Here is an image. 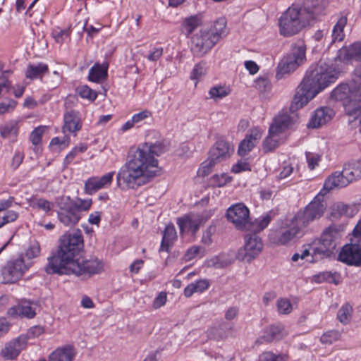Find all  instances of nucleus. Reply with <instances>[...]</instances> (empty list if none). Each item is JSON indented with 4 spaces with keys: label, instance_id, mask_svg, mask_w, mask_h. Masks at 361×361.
I'll list each match as a JSON object with an SVG mask.
<instances>
[{
    "label": "nucleus",
    "instance_id": "nucleus-1",
    "mask_svg": "<svg viewBox=\"0 0 361 361\" xmlns=\"http://www.w3.org/2000/svg\"><path fill=\"white\" fill-rule=\"evenodd\" d=\"M166 150L164 141L145 142L138 147H131L126 163L117 173V185L122 190H135L159 176L161 169L155 157Z\"/></svg>",
    "mask_w": 361,
    "mask_h": 361
},
{
    "label": "nucleus",
    "instance_id": "nucleus-2",
    "mask_svg": "<svg viewBox=\"0 0 361 361\" xmlns=\"http://www.w3.org/2000/svg\"><path fill=\"white\" fill-rule=\"evenodd\" d=\"M339 71L332 65L320 61L312 65L298 87L290 109H298L306 105L318 93L338 78Z\"/></svg>",
    "mask_w": 361,
    "mask_h": 361
},
{
    "label": "nucleus",
    "instance_id": "nucleus-3",
    "mask_svg": "<svg viewBox=\"0 0 361 361\" xmlns=\"http://www.w3.org/2000/svg\"><path fill=\"white\" fill-rule=\"evenodd\" d=\"M324 9L321 0H306L301 7L293 5L280 17L279 32L284 37H290L300 32L310 25Z\"/></svg>",
    "mask_w": 361,
    "mask_h": 361
},
{
    "label": "nucleus",
    "instance_id": "nucleus-4",
    "mask_svg": "<svg viewBox=\"0 0 361 361\" xmlns=\"http://www.w3.org/2000/svg\"><path fill=\"white\" fill-rule=\"evenodd\" d=\"M83 248V237L81 231L78 230L63 234L56 253L49 257L45 267L47 274L62 275L67 273L68 267L74 262Z\"/></svg>",
    "mask_w": 361,
    "mask_h": 361
},
{
    "label": "nucleus",
    "instance_id": "nucleus-5",
    "mask_svg": "<svg viewBox=\"0 0 361 361\" xmlns=\"http://www.w3.org/2000/svg\"><path fill=\"white\" fill-rule=\"evenodd\" d=\"M295 121V117L287 113L276 116L269 126L268 135L262 142V151L269 153L275 150L283 141V133L291 128Z\"/></svg>",
    "mask_w": 361,
    "mask_h": 361
},
{
    "label": "nucleus",
    "instance_id": "nucleus-6",
    "mask_svg": "<svg viewBox=\"0 0 361 361\" xmlns=\"http://www.w3.org/2000/svg\"><path fill=\"white\" fill-rule=\"evenodd\" d=\"M340 237V231L335 226H330L326 228L320 238L310 245L312 259L308 261L314 262L329 257L336 248V241Z\"/></svg>",
    "mask_w": 361,
    "mask_h": 361
},
{
    "label": "nucleus",
    "instance_id": "nucleus-7",
    "mask_svg": "<svg viewBox=\"0 0 361 361\" xmlns=\"http://www.w3.org/2000/svg\"><path fill=\"white\" fill-rule=\"evenodd\" d=\"M306 61V46L303 42H298L291 51L284 56L278 63L276 77L280 80L293 73Z\"/></svg>",
    "mask_w": 361,
    "mask_h": 361
},
{
    "label": "nucleus",
    "instance_id": "nucleus-8",
    "mask_svg": "<svg viewBox=\"0 0 361 361\" xmlns=\"http://www.w3.org/2000/svg\"><path fill=\"white\" fill-rule=\"evenodd\" d=\"M338 259L348 265L361 266V219L352 232L350 243L342 247Z\"/></svg>",
    "mask_w": 361,
    "mask_h": 361
},
{
    "label": "nucleus",
    "instance_id": "nucleus-9",
    "mask_svg": "<svg viewBox=\"0 0 361 361\" xmlns=\"http://www.w3.org/2000/svg\"><path fill=\"white\" fill-rule=\"evenodd\" d=\"M56 204L58 207V219L62 224L73 226L78 223L81 214L78 212L76 201L69 196H62L56 198Z\"/></svg>",
    "mask_w": 361,
    "mask_h": 361
},
{
    "label": "nucleus",
    "instance_id": "nucleus-10",
    "mask_svg": "<svg viewBox=\"0 0 361 361\" xmlns=\"http://www.w3.org/2000/svg\"><path fill=\"white\" fill-rule=\"evenodd\" d=\"M326 204L324 202V195H317L304 209L299 211L294 217L303 228L311 222L319 219L326 210Z\"/></svg>",
    "mask_w": 361,
    "mask_h": 361
},
{
    "label": "nucleus",
    "instance_id": "nucleus-11",
    "mask_svg": "<svg viewBox=\"0 0 361 361\" xmlns=\"http://www.w3.org/2000/svg\"><path fill=\"white\" fill-rule=\"evenodd\" d=\"M104 269L102 260L97 257H92L90 259L78 257L71 266L67 268V273L65 274H75L78 276H90L94 274H100Z\"/></svg>",
    "mask_w": 361,
    "mask_h": 361
},
{
    "label": "nucleus",
    "instance_id": "nucleus-12",
    "mask_svg": "<svg viewBox=\"0 0 361 361\" xmlns=\"http://www.w3.org/2000/svg\"><path fill=\"white\" fill-rule=\"evenodd\" d=\"M332 99L342 102L345 111L348 116L359 115L361 112V102L357 104L353 96L352 87L342 84L336 87L331 94Z\"/></svg>",
    "mask_w": 361,
    "mask_h": 361
},
{
    "label": "nucleus",
    "instance_id": "nucleus-13",
    "mask_svg": "<svg viewBox=\"0 0 361 361\" xmlns=\"http://www.w3.org/2000/svg\"><path fill=\"white\" fill-rule=\"evenodd\" d=\"M303 230L304 228L293 217L279 230L272 232L271 238L277 244L286 245L295 238L302 236L304 233Z\"/></svg>",
    "mask_w": 361,
    "mask_h": 361
},
{
    "label": "nucleus",
    "instance_id": "nucleus-14",
    "mask_svg": "<svg viewBox=\"0 0 361 361\" xmlns=\"http://www.w3.org/2000/svg\"><path fill=\"white\" fill-rule=\"evenodd\" d=\"M32 266L30 262H26L20 257L8 262L2 269L3 281L6 283L17 282Z\"/></svg>",
    "mask_w": 361,
    "mask_h": 361
},
{
    "label": "nucleus",
    "instance_id": "nucleus-15",
    "mask_svg": "<svg viewBox=\"0 0 361 361\" xmlns=\"http://www.w3.org/2000/svg\"><path fill=\"white\" fill-rule=\"evenodd\" d=\"M215 37L207 30H201L194 35L191 46L194 55L201 57L206 54L217 43Z\"/></svg>",
    "mask_w": 361,
    "mask_h": 361
},
{
    "label": "nucleus",
    "instance_id": "nucleus-16",
    "mask_svg": "<svg viewBox=\"0 0 361 361\" xmlns=\"http://www.w3.org/2000/svg\"><path fill=\"white\" fill-rule=\"evenodd\" d=\"M226 216L228 220L239 230H247L250 227V211L242 203L231 206L227 210Z\"/></svg>",
    "mask_w": 361,
    "mask_h": 361
},
{
    "label": "nucleus",
    "instance_id": "nucleus-17",
    "mask_svg": "<svg viewBox=\"0 0 361 361\" xmlns=\"http://www.w3.org/2000/svg\"><path fill=\"white\" fill-rule=\"evenodd\" d=\"M262 248V241L256 233L247 234L245 236L244 247L238 250L237 257L240 260L250 262L261 252Z\"/></svg>",
    "mask_w": 361,
    "mask_h": 361
},
{
    "label": "nucleus",
    "instance_id": "nucleus-18",
    "mask_svg": "<svg viewBox=\"0 0 361 361\" xmlns=\"http://www.w3.org/2000/svg\"><path fill=\"white\" fill-rule=\"evenodd\" d=\"M114 171L105 173L101 177L92 176L88 178L84 186L85 193L92 195L98 190L110 187L112 183Z\"/></svg>",
    "mask_w": 361,
    "mask_h": 361
},
{
    "label": "nucleus",
    "instance_id": "nucleus-19",
    "mask_svg": "<svg viewBox=\"0 0 361 361\" xmlns=\"http://www.w3.org/2000/svg\"><path fill=\"white\" fill-rule=\"evenodd\" d=\"M288 335V331L285 326L281 324H277L270 326L267 328L263 336L255 341V345H259L264 343H271L275 341H279Z\"/></svg>",
    "mask_w": 361,
    "mask_h": 361
},
{
    "label": "nucleus",
    "instance_id": "nucleus-20",
    "mask_svg": "<svg viewBox=\"0 0 361 361\" xmlns=\"http://www.w3.org/2000/svg\"><path fill=\"white\" fill-rule=\"evenodd\" d=\"M24 337L19 336L7 343L1 350V355L5 360H14L26 347Z\"/></svg>",
    "mask_w": 361,
    "mask_h": 361
},
{
    "label": "nucleus",
    "instance_id": "nucleus-21",
    "mask_svg": "<svg viewBox=\"0 0 361 361\" xmlns=\"http://www.w3.org/2000/svg\"><path fill=\"white\" fill-rule=\"evenodd\" d=\"M334 111L329 107H321L316 109L307 124L308 128H318L330 121L334 116Z\"/></svg>",
    "mask_w": 361,
    "mask_h": 361
},
{
    "label": "nucleus",
    "instance_id": "nucleus-22",
    "mask_svg": "<svg viewBox=\"0 0 361 361\" xmlns=\"http://www.w3.org/2000/svg\"><path fill=\"white\" fill-rule=\"evenodd\" d=\"M177 224L181 235L189 232L195 234L199 229L201 219L199 216L195 214L185 215L177 219Z\"/></svg>",
    "mask_w": 361,
    "mask_h": 361
},
{
    "label": "nucleus",
    "instance_id": "nucleus-23",
    "mask_svg": "<svg viewBox=\"0 0 361 361\" xmlns=\"http://www.w3.org/2000/svg\"><path fill=\"white\" fill-rule=\"evenodd\" d=\"M234 151L233 146L224 138H219L211 148L209 153L220 161L229 158Z\"/></svg>",
    "mask_w": 361,
    "mask_h": 361
},
{
    "label": "nucleus",
    "instance_id": "nucleus-24",
    "mask_svg": "<svg viewBox=\"0 0 361 361\" xmlns=\"http://www.w3.org/2000/svg\"><path fill=\"white\" fill-rule=\"evenodd\" d=\"M63 130L64 133H75L82 128L80 115L77 111L70 110L66 111L63 116Z\"/></svg>",
    "mask_w": 361,
    "mask_h": 361
},
{
    "label": "nucleus",
    "instance_id": "nucleus-25",
    "mask_svg": "<svg viewBox=\"0 0 361 361\" xmlns=\"http://www.w3.org/2000/svg\"><path fill=\"white\" fill-rule=\"evenodd\" d=\"M14 197H10L7 200H0V222L3 223V226L6 224L14 222L19 217V214L14 210H8L13 206Z\"/></svg>",
    "mask_w": 361,
    "mask_h": 361
},
{
    "label": "nucleus",
    "instance_id": "nucleus-26",
    "mask_svg": "<svg viewBox=\"0 0 361 361\" xmlns=\"http://www.w3.org/2000/svg\"><path fill=\"white\" fill-rule=\"evenodd\" d=\"M76 354L73 345H66L54 350L49 356V361H73Z\"/></svg>",
    "mask_w": 361,
    "mask_h": 361
},
{
    "label": "nucleus",
    "instance_id": "nucleus-27",
    "mask_svg": "<svg viewBox=\"0 0 361 361\" xmlns=\"http://www.w3.org/2000/svg\"><path fill=\"white\" fill-rule=\"evenodd\" d=\"M340 61L361 60V42H356L349 47H343L339 49L337 55Z\"/></svg>",
    "mask_w": 361,
    "mask_h": 361
},
{
    "label": "nucleus",
    "instance_id": "nucleus-28",
    "mask_svg": "<svg viewBox=\"0 0 361 361\" xmlns=\"http://www.w3.org/2000/svg\"><path fill=\"white\" fill-rule=\"evenodd\" d=\"M349 184V180L345 178L343 171H335L325 180L324 190L326 192L334 188H343Z\"/></svg>",
    "mask_w": 361,
    "mask_h": 361
},
{
    "label": "nucleus",
    "instance_id": "nucleus-29",
    "mask_svg": "<svg viewBox=\"0 0 361 361\" xmlns=\"http://www.w3.org/2000/svg\"><path fill=\"white\" fill-rule=\"evenodd\" d=\"M176 238L177 233L175 226L172 224L166 225L163 232L159 251L169 252Z\"/></svg>",
    "mask_w": 361,
    "mask_h": 361
},
{
    "label": "nucleus",
    "instance_id": "nucleus-30",
    "mask_svg": "<svg viewBox=\"0 0 361 361\" xmlns=\"http://www.w3.org/2000/svg\"><path fill=\"white\" fill-rule=\"evenodd\" d=\"M48 72L49 68L46 63H30L25 71V76L30 80L41 79Z\"/></svg>",
    "mask_w": 361,
    "mask_h": 361
},
{
    "label": "nucleus",
    "instance_id": "nucleus-31",
    "mask_svg": "<svg viewBox=\"0 0 361 361\" xmlns=\"http://www.w3.org/2000/svg\"><path fill=\"white\" fill-rule=\"evenodd\" d=\"M343 171L349 183L361 178V161H356L345 164Z\"/></svg>",
    "mask_w": 361,
    "mask_h": 361
},
{
    "label": "nucleus",
    "instance_id": "nucleus-32",
    "mask_svg": "<svg viewBox=\"0 0 361 361\" xmlns=\"http://www.w3.org/2000/svg\"><path fill=\"white\" fill-rule=\"evenodd\" d=\"M108 63L102 65L96 63L89 71L88 79L94 82H99L107 78Z\"/></svg>",
    "mask_w": 361,
    "mask_h": 361
},
{
    "label": "nucleus",
    "instance_id": "nucleus-33",
    "mask_svg": "<svg viewBox=\"0 0 361 361\" xmlns=\"http://www.w3.org/2000/svg\"><path fill=\"white\" fill-rule=\"evenodd\" d=\"M210 286L207 279H200L188 284L184 289V295L191 297L194 293H201L207 290Z\"/></svg>",
    "mask_w": 361,
    "mask_h": 361
},
{
    "label": "nucleus",
    "instance_id": "nucleus-34",
    "mask_svg": "<svg viewBox=\"0 0 361 361\" xmlns=\"http://www.w3.org/2000/svg\"><path fill=\"white\" fill-rule=\"evenodd\" d=\"M214 37H216L217 42L227 35L226 20L225 18H219L215 20L212 27L207 30Z\"/></svg>",
    "mask_w": 361,
    "mask_h": 361
},
{
    "label": "nucleus",
    "instance_id": "nucleus-35",
    "mask_svg": "<svg viewBox=\"0 0 361 361\" xmlns=\"http://www.w3.org/2000/svg\"><path fill=\"white\" fill-rule=\"evenodd\" d=\"M18 123L11 120L0 127V134L4 138H16L18 134Z\"/></svg>",
    "mask_w": 361,
    "mask_h": 361
},
{
    "label": "nucleus",
    "instance_id": "nucleus-36",
    "mask_svg": "<svg viewBox=\"0 0 361 361\" xmlns=\"http://www.w3.org/2000/svg\"><path fill=\"white\" fill-rule=\"evenodd\" d=\"M347 23V17L341 16L334 26L332 30V42H341L345 37L344 27Z\"/></svg>",
    "mask_w": 361,
    "mask_h": 361
},
{
    "label": "nucleus",
    "instance_id": "nucleus-37",
    "mask_svg": "<svg viewBox=\"0 0 361 361\" xmlns=\"http://www.w3.org/2000/svg\"><path fill=\"white\" fill-rule=\"evenodd\" d=\"M201 24L202 20L198 16H192L189 18H186L182 24L183 32L188 36Z\"/></svg>",
    "mask_w": 361,
    "mask_h": 361
},
{
    "label": "nucleus",
    "instance_id": "nucleus-38",
    "mask_svg": "<svg viewBox=\"0 0 361 361\" xmlns=\"http://www.w3.org/2000/svg\"><path fill=\"white\" fill-rule=\"evenodd\" d=\"M334 210L339 216L344 215L351 217L358 212L359 205L356 204L349 205L339 202L335 206Z\"/></svg>",
    "mask_w": 361,
    "mask_h": 361
},
{
    "label": "nucleus",
    "instance_id": "nucleus-39",
    "mask_svg": "<svg viewBox=\"0 0 361 361\" xmlns=\"http://www.w3.org/2000/svg\"><path fill=\"white\" fill-rule=\"evenodd\" d=\"M230 92V88L226 85H216L210 88L209 95L211 99L218 101L228 96Z\"/></svg>",
    "mask_w": 361,
    "mask_h": 361
},
{
    "label": "nucleus",
    "instance_id": "nucleus-40",
    "mask_svg": "<svg viewBox=\"0 0 361 361\" xmlns=\"http://www.w3.org/2000/svg\"><path fill=\"white\" fill-rule=\"evenodd\" d=\"M353 311V307L350 304L345 303L342 305L337 313L338 321L343 324H349L352 318Z\"/></svg>",
    "mask_w": 361,
    "mask_h": 361
},
{
    "label": "nucleus",
    "instance_id": "nucleus-41",
    "mask_svg": "<svg viewBox=\"0 0 361 361\" xmlns=\"http://www.w3.org/2000/svg\"><path fill=\"white\" fill-rule=\"evenodd\" d=\"M207 71V63L205 61H202L194 66L190 78L192 80H200L202 78L206 75Z\"/></svg>",
    "mask_w": 361,
    "mask_h": 361
},
{
    "label": "nucleus",
    "instance_id": "nucleus-42",
    "mask_svg": "<svg viewBox=\"0 0 361 361\" xmlns=\"http://www.w3.org/2000/svg\"><path fill=\"white\" fill-rule=\"evenodd\" d=\"M75 92L81 98L87 99L90 102L94 101L97 97V92L92 90L87 85L78 87Z\"/></svg>",
    "mask_w": 361,
    "mask_h": 361
},
{
    "label": "nucleus",
    "instance_id": "nucleus-43",
    "mask_svg": "<svg viewBox=\"0 0 361 361\" xmlns=\"http://www.w3.org/2000/svg\"><path fill=\"white\" fill-rule=\"evenodd\" d=\"M341 332L338 330H329L320 337V341L325 345H331L341 338Z\"/></svg>",
    "mask_w": 361,
    "mask_h": 361
},
{
    "label": "nucleus",
    "instance_id": "nucleus-44",
    "mask_svg": "<svg viewBox=\"0 0 361 361\" xmlns=\"http://www.w3.org/2000/svg\"><path fill=\"white\" fill-rule=\"evenodd\" d=\"M44 333V328L42 326H34L30 328L25 334L20 335L24 337L25 343L27 345L29 339H35Z\"/></svg>",
    "mask_w": 361,
    "mask_h": 361
},
{
    "label": "nucleus",
    "instance_id": "nucleus-45",
    "mask_svg": "<svg viewBox=\"0 0 361 361\" xmlns=\"http://www.w3.org/2000/svg\"><path fill=\"white\" fill-rule=\"evenodd\" d=\"M231 179L227 173L215 174L211 178L210 183L214 187H223L231 182Z\"/></svg>",
    "mask_w": 361,
    "mask_h": 361
},
{
    "label": "nucleus",
    "instance_id": "nucleus-46",
    "mask_svg": "<svg viewBox=\"0 0 361 361\" xmlns=\"http://www.w3.org/2000/svg\"><path fill=\"white\" fill-rule=\"evenodd\" d=\"M272 219V216L270 213L266 214L258 219H256L254 223V231L255 232H259L264 229L270 223Z\"/></svg>",
    "mask_w": 361,
    "mask_h": 361
},
{
    "label": "nucleus",
    "instance_id": "nucleus-47",
    "mask_svg": "<svg viewBox=\"0 0 361 361\" xmlns=\"http://www.w3.org/2000/svg\"><path fill=\"white\" fill-rule=\"evenodd\" d=\"M221 162L219 159H215L212 157V154L209 153L208 159L204 161L201 165V173L202 176L208 175L212 168L217 164Z\"/></svg>",
    "mask_w": 361,
    "mask_h": 361
},
{
    "label": "nucleus",
    "instance_id": "nucleus-48",
    "mask_svg": "<svg viewBox=\"0 0 361 361\" xmlns=\"http://www.w3.org/2000/svg\"><path fill=\"white\" fill-rule=\"evenodd\" d=\"M221 162L219 159H215L212 157V154L209 153L208 159L204 161L201 165V173L202 176L208 175L212 168L217 164Z\"/></svg>",
    "mask_w": 361,
    "mask_h": 361
},
{
    "label": "nucleus",
    "instance_id": "nucleus-49",
    "mask_svg": "<svg viewBox=\"0 0 361 361\" xmlns=\"http://www.w3.org/2000/svg\"><path fill=\"white\" fill-rule=\"evenodd\" d=\"M18 314L22 317L31 319L33 318L36 312L35 310L30 305V303H24L18 307Z\"/></svg>",
    "mask_w": 361,
    "mask_h": 361
},
{
    "label": "nucleus",
    "instance_id": "nucleus-50",
    "mask_svg": "<svg viewBox=\"0 0 361 361\" xmlns=\"http://www.w3.org/2000/svg\"><path fill=\"white\" fill-rule=\"evenodd\" d=\"M205 255V249L202 246H192L190 247L185 252V257L186 260H191L196 257H202Z\"/></svg>",
    "mask_w": 361,
    "mask_h": 361
},
{
    "label": "nucleus",
    "instance_id": "nucleus-51",
    "mask_svg": "<svg viewBox=\"0 0 361 361\" xmlns=\"http://www.w3.org/2000/svg\"><path fill=\"white\" fill-rule=\"evenodd\" d=\"M31 205L33 208L42 209L46 213L50 212L53 208V203L43 198L34 200Z\"/></svg>",
    "mask_w": 361,
    "mask_h": 361
},
{
    "label": "nucleus",
    "instance_id": "nucleus-52",
    "mask_svg": "<svg viewBox=\"0 0 361 361\" xmlns=\"http://www.w3.org/2000/svg\"><path fill=\"white\" fill-rule=\"evenodd\" d=\"M276 307L279 312L282 314H290L292 310V305L286 298H280L277 300Z\"/></svg>",
    "mask_w": 361,
    "mask_h": 361
},
{
    "label": "nucleus",
    "instance_id": "nucleus-53",
    "mask_svg": "<svg viewBox=\"0 0 361 361\" xmlns=\"http://www.w3.org/2000/svg\"><path fill=\"white\" fill-rule=\"evenodd\" d=\"M307 166L310 170H314L321 161V156L318 154L307 152L305 153Z\"/></svg>",
    "mask_w": 361,
    "mask_h": 361
},
{
    "label": "nucleus",
    "instance_id": "nucleus-54",
    "mask_svg": "<svg viewBox=\"0 0 361 361\" xmlns=\"http://www.w3.org/2000/svg\"><path fill=\"white\" fill-rule=\"evenodd\" d=\"M209 266L213 267L216 269H221L227 267L231 264V262L224 259V255H219L212 257L208 262Z\"/></svg>",
    "mask_w": 361,
    "mask_h": 361
},
{
    "label": "nucleus",
    "instance_id": "nucleus-55",
    "mask_svg": "<svg viewBox=\"0 0 361 361\" xmlns=\"http://www.w3.org/2000/svg\"><path fill=\"white\" fill-rule=\"evenodd\" d=\"M71 30L64 29L61 30L57 28L52 32V37L55 41L59 44H62L67 38L70 37Z\"/></svg>",
    "mask_w": 361,
    "mask_h": 361
},
{
    "label": "nucleus",
    "instance_id": "nucleus-56",
    "mask_svg": "<svg viewBox=\"0 0 361 361\" xmlns=\"http://www.w3.org/2000/svg\"><path fill=\"white\" fill-rule=\"evenodd\" d=\"M87 145L85 144H80L74 147L65 157L64 162L66 164H70L78 153L84 152L87 150Z\"/></svg>",
    "mask_w": 361,
    "mask_h": 361
},
{
    "label": "nucleus",
    "instance_id": "nucleus-57",
    "mask_svg": "<svg viewBox=\"0 0 361 361\" xmlns=\"http://www.w3.org/2000/svg\"><path fill=\"white\" fill-rule=\"evenodd\" d=\"M255 145L245 137L239 145L238 154L240 156L246 155L255 147Z\"/></svg>",
    "mask_w": 361,
    "mask_h": 361
},
{
    "label": "nucleus",
    "instance_id": "nucleus-58",
    "mask_svg": "<svg viewBox=\"0 0 361 361\" xmlns=\"http://www.w3.org/2000/svg\"><path fill=\"white\" fill-rule=\"evenodd\" d=\"M44 132V127L35 128L30 135V140L34 145H37L42 142V136Z\"/></svg>",
    "mask_w": 361,
    "mask_h": 361
},
{
    "label": "nucleus",
    "instance_id": "nucleus-59",
    "mask_svg": "<svg viewBox=\"0 0 361 361\" xmlns=\"http://www.w3.org/2000/svg\"><path fill=\"white\" fill-rule=\"evenodd\" d=\"M39 253H40L39 244L37 242H34V243H31L30 245L29 246V247L27 249V250L25 251V255L27 259H31L32 258H35V257H38L39 255Z\"/></svg>",
    "mask_w": 361,
    "mask_h": 361
},
{
    "label": "nucleus",
    "instance_id": "nucleus-60",
    "mask_svg": "<svg viewBox=\"0 0 361 361\" xmlns=\"http://www.w3.org/2000/svg\"><path fill=\"white\" fill-rule=\"evenodd\" d=\"M262 135V131L259 128H253L249 130L245 137L256 145L261 139Z\"/></svg>",
    "mask_w": 361,
    "mask_h": 361
},
{
    "label": "nucleus",
    "instance_id": "nucleus-61",
    "mask_svg": "<svg viewBox=\"0 0 361 361\" xmlns=\"http://www.w3.org/2000/svg\"><path fill=\"white\" fill-rule=\"evenodd\" d=\"M16 105L17 102L13 99H9L7 102H1L0 115L12 111L16 108Z\"/></svg>",
    "mask_w": 361,
    "mask_h": 361
},
{
    "label": "nucleus",
    "instance_id": "nucleus-62",
    "mask_svg": "<svg viewBox=\"0 0 361 361\" xmlns=\"http://www.w3.org/2000/svg\"><path fill=\"white\" fill-rule=\"evenodd\" d=\"M255 87L260 92H265L270 88V81L267 78H258L255 80Z\"/></svg>",
    "mask_w": 361,
    "mask_h": 361
},
{
    "label": "nucleus",
    "instance_id": "nucleus-63",
    "mask_svg": "<svg viewBox=\"0 0 361 361\" xmlns=\"http://www.w3.org/2000/svg\"><path fill=\"white\" fill-rule=\"evenodd\" d=\"M208 336L210 338L219 340L225 338V335L221 333V328L220 326H213L207 331Z\"/></svg>",
    "mask_w": 361,
    "mask_h": 361
},
{
    "label": "nucleus",
    "instance_id": "nucleus-64",
    "mask_svg": "<svg viewBox=\"0 0 361 361\" xmlns=\"http://www.w3.org/2000/svg\"><path fill=\"white\" fill-rule=\"evenodd\" d=\"M351 87L353 90V96H354L357 104H360V103H361V79L360 82L355 81Z\"/></svg>",
    "mask_w": 361,
    "mask_h": 361
}]
</instances>
